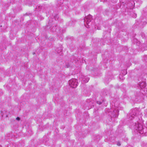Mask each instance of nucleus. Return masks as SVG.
<instances>
[{
  "mask_svg": "<svg viewBox=\"0 0 147 147\" xmlns=\"http://www.w3.org/2000/svg\"><path fill=\"white\" fill-rule=\"evenodd\" d=\"M133 128L140 134H142L144 133V128H143L142 125L138 122L135 123V125L133 126Z\"/></svg>",
  "mask_w": 147,
  "mask_h": 147,
  "instance_id": "nucleus-1",
  "label": "nucleus"
},
{
  "mask_svg": "<svg viewBox=\"0 0 147 147\" xmlns=\"http://www.w3.org/2000/svg\"><path fill=\"white\" fill-rule=\"evenodd\" d=\"M69 84L71 87L73 88H76L78 85V81L76 79H71L69 81Z\"/></svg>",
  "mask_w": 147,
  "mask_h": 147,
  "instance_id": "nucleus-2",
  "label": "nucleus"
},
{
  "mask_svg": "<svg viewBox=\"0 0 147 147\" xmlns=\"http://www.w3.org/2000/svg\"><path fill=\"white\" fill-rule=\"evenodd\" d=\"M92 16L89 15L87 16L86 17V18L84 19V25L87 28H89V25L88 24L91 21L92 19Z\"/></svg>",
  "mask_w": 147,
  "mask_h": 147,
  "instance_id": "nucleus-3",
  "label": "nucleus"
},
{
  "mask_svg": "<svg viewBox=\"0 0 147 147\" xmlns=\"http://www.w3.org/2000/svg\"><path fill=\"white\" fill-rule=\"evenodd\" d=\"M139 84L140 88H144L146 85V83L144 82H140Z\"/></svg>",
  "mask_w": 147,
  "mask_h": 147,
  "instance_id": "nucleus-4",
  "label": "nucleus"
},
{
  "mask_svg": "<svg viewBox=\"0 0 147 147\" xmlns=\"http://www.w3.org/2000/svg\"><path fill=\"white\" fill-rule=\"evenodd\" d=\"M89 80V78H87V77L86 78L84 77L82 79L83 81L85 83L87 82Z\"/></svg>",
  "mask_w": 147,
  "mask_h": 147,
  "instance_id": "nucleus-5",
  "label": "nucleus"
},
{
  "mask_svg": "<svg viewBox=\"0 0 147 147\" xmlns=\"http://www.w3.org/2000/svg\"><path fill=\"white\" fill-rule=\"evenodd\" d=\"M97 103L99 105H100L101 104L102 102L99 101H97Z\"/></svg>",
  "mask_w": 147,
  "mask_h": 147,
  "instance_id": "nucleus-6",
  "label": "nucleus"
},
{
  "mask_svg": "<svg viewBox=\"0 0 147 147\" xmlns=\"http://www.w3.org/2000/svg\"><path fill=\"white\" fill-rule=\"evenodd\" d=\"M117 145L118 146H120L121 145V144L119 142H117Z\"/></svg>",
  "mask_w": 147,
  "mask_h": 147,
  "instance_id": "nucleus-7",
  "label": "nucleus"
},
{
  "mask_svg": "<svg viewBox=\"0 0 147 147\" xmlns=\"http://www.w3.org/2000/svg\"><path fill=\"white\" fill-rule=\"evenodd\" d=\"M20 117H17L16 118V119L17 120H18V121L20 120Z\"/></svg>",
  "mask_w": 147,
  "mask_h": 147,
  "instance_id": "nucleus-8",
  "label": "nucleus"
},
{
  "mask_svg": "<svg viewBox=\"0 0 147 147\" xmlns=\"http://www.w3.org/2000/svg\"><path fill=\"white\" fill-rule=\"evenodd\" d=\"M134 117H133V116H131V117H130V119L131 120H132V118H134Z\"/></svg>",
  "mask_w": 147,
  "mask_h": 147,
  "instance_id": "nucleus-9",
  "label": "nucleus"
},
{
  "mask_svg": "<svg viewBox=\"0 0 147 147\" xmlns=\"http://www.w3.org/2000/svg\"><path fill=\"white\" fill-rule=\"evenodd\" d=\"M115 111H117H117H118V110H115L114 111V112H115Z\"/></svg>",
  "mask_w": 147,
  "mask_h": 147,
  "instance_id": "nucleus-10",
  "label": "nucleus"
},
{
  "mask_svg": "<svg viewBox=\"0 0 147 147\" xmlns=\"http://www.w3.org/2000/svg\"><path fill=\"white\" fill-rule=\"evenodd\" d=\"M144 47H144H146V48L147 47L146 46V47Z\"/></svg>",
  "mask_w": 147,
  "mask_h": 147,
  "instance_id": "nucleus-11",
  "label": "nucleus"
},
{
  "mask_svg": "<svg viewBox=\"0 0 147 147\" xmlns=\"http://www.w3.org/2000/svg\"><path fill=\"white\" fill-rule=\"evenodd\" d=\"M33 55H34V54H35V53L34 52V53H33Z\"/></svg>",
  "mask_w": 147,
  "mask_h": 147,
  "instance_id": "nucleus-12",
  "label": "nucleus"
},
{
  "mask_svg": "<svg viewBox=\"0 0 147 147\" xmlns=\"http://www.w3.org/2000/svg\"><path fill=\"white\" fill-rule=\"evenodd\" d=\"M125 71V74H126V71Z\"/></svg>",
  "mask_w": 147,
  "mask_h": 147,
  "instance_id": "nucleus-13",
  "label": "nucleus"
}]
</instances>
